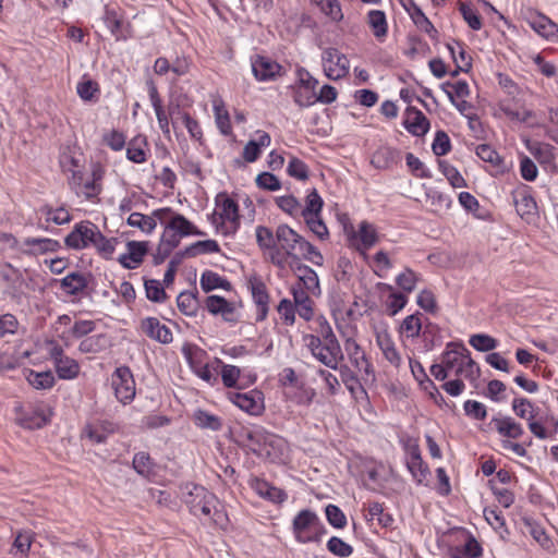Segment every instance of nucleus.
I'll list each match as a JSON object with an SVG mask.
<instances>
[{"label": "nucleus", "mask_w": 558, "mask_h": 558, "mask_svg": "<svg viewBox=\"0 0 558 558\" xmlns=\"http://www.w3.org/2000/svg\"><path fill=\"white\" fill-rule=\"evenodd\" d=\"M118 243V238L105 236L98 226L89 220L75 223L64 239L68 248L80 251L92 246L106 260L112 259Z\"/></svg>", "instance_id": "obj_1"}, {"label": "nucleus", "mask_w": 558, "mask_h": 558, "mask_svg": "<svg viewBox=\"0 0 558 558\" xmlns=\"http://www.w3.org/2000/svg\"><path fill=\"white\" fill-rule=\"evenodd\" d=\"M185 490L183 501L192 515L198 519L204 517L207 522L226 527L228 515L214 493L197 484H186Z\"/></svg>", "instance_id": "obj_2"}, {"label": "nucleus", "mask_w": 558, "mask_h": 558, "mask_svg": "<svg viewBox=\"0 0 558 558\" xmlns=\"http://www.w3.org/2000/svg\"><path fill=\"white\" fill-rule=\"evenodd\" d=\"M235 435L238 445L256 456H263L264 452L270 456L268 448L281 452L284 446L282 437L260 425L242 426Z\"/></svg>", "instance_id": "obj_3"}, {"label": "nucleus", "mask_w": 558, "mask_h": 558, "mask_svg": "<svg viewBox=\"0 0 558 558\" xmlns=\"http://www.w3.org/2000/svg\"><path fill=\"white\" fill-rule=\"evenodd\" d=\"M111 386L114 390V396L123 405L130 404L135 396V379L131 368L126 365H121L114 369L111 375Z\"/></svg>", "instance_id": "obj_4"}, {"label": "nucleus", "mask_w": 558, "mask_h": 558, "mask_svg": "<svg viewBox=\"0 0 558 558\" xmlns=\"http://www.w3.org/2000/svg\"><path fill=\"white\" fill-rule=\"evenodd\" d=\"M181 352L196 376L210 386L218 384L217 375L211 373L208 364H203L202 359L207 355L205 350L201 349L196 344L185 343L182 347Z\"/></svg>", "instance_id": "obj_5"}, {"label": "nucleus", "mask_w": 558, "mask_h": 558, "mask_svg": "<svg viewBox=\"0 0 558 558\" xmlns=\"http://www.w3.org/2000/svg\"><path fill=\"white\" fill-rule=\"evenodd\" d=\"M322 62L325 75L332 81H338L349 74L350 61L345 54L337 48L328 47L322 52Z\"/></svg>", "instance_id": "obj_6"}, {"label": "nucleus", "mask_w": 558, "mask_h": 558, "mask_svg": "<svg viewBox=\"0 0 558 558\" xmlns=\"http://www.w3.org/2000/svg\"><path fill=\"white\" fill-rule=\"evenodd\" d=\"M15 412L17 416V424L26 429H40L48 425L51 420L52 411L45 409L40 405L33 408L32 410H23V408L16 407Z\"/></svg>", "instance_id": "obj_7"}, {"label": "nucleus", "mask_w": 558, "mask_h": 558, "mask_svg": "<svg viewBox=\"0 0 558 558\" xmlns=\"http://www.w3.org/2000/svg\"><path fill=\"white\" fill-rule=\"evenodd\" d=\"M229 400L251 415H260L265 410L264 393L257 389L247 392H230Z\"/></svg>", "instance_id": "obj_8"}, {"label": "nucleus", "mask_w": 558, "mask_h": 558, "mask_svg": "<svg viewBox=\"0 0 558 558\" xmlns=\"http://www.w3.org/2000/svg\"><path fill=\"white\" fill-rule=\"evenodd\" d=\"M102 21L117 41H126L133 37L132 24L124 23L114 8L105 5Z\"/></svg>", "instance_id": "obj_9"}, {"label": "nucleus", "mask_w": 558, "mask_h": 558, "mask_svg": "<svg viewBox=\"0 0 558 558\" xmlns=\"http://www.w3.org/2000/svg\"><path fill=\"white\" fill-rule=\"evenodd\" d=\"M251 65L254 77L259 82L275 81L281 75L282 65L266 56H253Z\"/></svg>", "instance_id": "obj_10"}, {"label": "nucleus", "mask_w": 558, "mask_h": 558, "mask_svg": "<svg viewBox=\"0 0 558 558\" xmlns=\"http://www.w3.org/2000/svg\"><path fill=\"white\" fill-rule=\"evenodd\" d=\"M248 288L253 302L257 307L256 322H264L268 315L270 300L267 287L260 277L252 276L248 279Z\"/></svg>", "instance_id": "obj_11"}, {"label": "nucleus", "mask_w": 558, "mask_h": 558, "mask_svg": "<svg viewBox=\"0 0 558 558\" xmlns=\"http://www.w3.org/2000/svg\"><path fill=\"white\" fill-rule=\"evenodd\" d=\"M531 190L529 185L522 184L512 192L515 210L518 215L525 220H530L531 217L537 214V204Z\"/></svg>", "instance_id": "obj_12"}, {"label": "nucleus", "mask_w": 558, "mask_h": 558, "mask_svg": "<svg viewBox=\"0 0 558 558\" xmlns=\"http://www.w3.org/2000/svg\"><path fill=\"white\" fill-rule=\"evenodd\" d=\"M126 248L128 252L121 254L118 262L124 269H135L143 263L149 251V242L131 240L126 242Z\"/></svg>", "instance_id": "obj_13"}, {"label": "nucleus", "mask_w": 558, "mask_h": 558, "mask_svg": "<svg viewBox=\"0 0 558 558\" xmlns=\"http://www.w3.org/2000/svg\"><path fill=\"white\" fill-rule=\"evenodd\" d=\"M402 125L410 134L416 137L424 136L430 129V122L425 114L412 106L405 109Z\"/></svg>", "instance_id": "obj_14"}, {"label": "nucleus", "mask_w": 558, "mask_h": 558, "mask_svg": "<svg viewBox=\"0 0 558 558\" xmlns=\"http://www.w3.org/2000/svg\"><path fill=\"white\" fill-rule=\"evenodd\" d=\"M318 518L317 513L311 509H302L296 513L292 521V533L298 543L306 544L305 533L314 529Z\"/></svg>", "instance_id": "obj_15"}, {"label": "nucleus", "mask_w": 558, "mask_h": 558, "mask_svg": "<svg viewBox=\"0 0 558 558\" xmlns=\"http://www.w3.org/2000/svg\"><path fill=\"white\" fill-rule=\"evenodd\" d=\"M204 305L209 314L214 316L221 315L227 323L235 324L238 322V318L234 317L235 307L233 303L225 296L218 294L208 295L205 299Z\"/></svg>", "instance_id": "obj_16"}, {"label": "nucleus", "mask_w": 558, "mask_h": 558, "mask_svg": "<svg viewBox=\"0 0 558 558\" xmlns=\"http://www.w3.org/2000/svg\"><path fill=\"white\" fill-rule=\"evenodd\" d=\"M141 329L148 338L161 344H169L173 341V335L170 328L161 324L156 317L142 319Z\"/></svg>", "instance_id": "obj_17"}, {"label": "nucleus", "mask_w": 558, "mask_h": 558, "mask_svg": "<svg viewBox=\"0 0 558 558\" xmlns=\"http://www.w3.org/2000/svg\"><path fill=\"white\" fill-rule=\"evenodd\" d=\"M248 485L259 497L268 501L282 504L288 498V495L283 489L272 486L264 478L254 476L250 478Z\"/></svg>", "instance_id": "obj_18"}, {"label": "nucleus", "mask_w": 558, "mask_h": 558, "mask_svg": "<svg viewBox=\"0 0 558 558\" xmlns=\"http://www.w3.org/2000/svg\"><path fill=\"white\" fill-rule=\"evenodd\" d=\"M401 3L404 10L410 15L412 22L415 24V26L420 31L426 33L432 39H434L437 36L438 32L434 27L429 19L422 11V9L414 2V0H401Z\"/></svg>", "instance_id": "obj_19"}, {"label": "nucleus", "mask_w": 558, "mask_h": 558, "mask_svg": "<svg viewBox=\"0 0 558 558\" xmlns=\"http://www.w3.org/2000/svg\"><path fill=\"white\" fill-rule=\"evenodd\" d=\"M483 547L471 532H466L465 542L462 546H451L448 549L449 558H481Z\"/></svg>", "instance_id": "obj_20"}, {"label": "nucleus", "mask_w": 558, "mask_h": 558, "mask_svg": "<svg viewBox=\"0 0 558 558\" xmlns=\"http://www.w3.org/2000/svg\"><path fill=\"white\" fill-rule=\"evenodd\" d=\"M89 278H93L90 272L87 276L80 271L69 272L60 280V289L69 295H78L88 287Z\"/></svg>", "instance_id": "obj_21"}, {"label": "nucleus", "mask_w": 558, "mask_h": 558, "mask_svg": "<svg viewBox=\"0 0 558 558\" xmlns=\"http://www.w3.org/2000/svg\"><path fill=\"white\" fill-rule=\"evenodd\" d=\"M401 160V150L391 146L379 147L372 157V165L376 169L386 170Z\"/></svg>", "instance_id": "obj_22"}, {"label": "nucleus", "mask_w": 558, "mask_h": 558, "mask_svg": "<svg viewBox=\"0 0 558 558\" xmlns=\"http://www.w3.org/2000/svg\"><path fill=\"white\" fill-rule=\"evenodd\" d=\"M166 231H175L184 236L197 235L203 236L205 233L201 231L192 221H190L184 215L174 213L170 220L165 225Z\"/></svg>", "instance_id": "obj_23"}, {"label": "nucleus", "mask_w": 558, "mask_h": 558, "mask_svg": "<svg viewBox=\"0 0 558 558\" xmlns=\"http://www.w3.org/2000/svg\"><path fill=\"white\" fill-rule=\"evenodd\" d=\"M494 424L497 433L510 439H518L524 434V429L520 423L514 421L511 416L497 417L494 416L490 421Z\"/></svg>", "instance_id": "obj_24"}, {"label": "nucleus", "mask_w": 558, "mask_h": 558, "mask_svg": "<svg viewBox=\"0 0 558 558\" xmlns=\"http://www.w3.org/2000/svg\"><path fill=\"white\" fill-rule=\"evenodd\" d=\"M464 353L470 354V351L463 342L450 341L447 343L446 350L441 354V362L446 365L448 371H456L459 364L464 360Z\"/></svg>", "instance_id": "obj_25"}, {"label": "nucleus", "mask_w": 558, "mask_h": 558, "mask_svg": "<svg viewBox=\"0 0 558 558\" xmlns=\"http://www.w3.org/2000/svg\"><path fill=\"white\" fill-rule=\"evenodd\" d=\"M522 523L524 524L529 534L533 537L538 545L545 549L550 550L554 547L551 538L548 536L545 527L532 517H523Z\"/></svg>", "instance_id": "obj_26"}, {"label": "nucleus", "mask_w": 558, "mask_h": 558, "mask_svg": "<svg viewBox=\"0 0 558 558\" xmlns=\"http://www.w3.org/2000/svg\"><path fill=\"white\" fill-rule=\"evenodd\" d=\"M302 235L290 228L288 225H280L276 230V239L286 251L287 256L294 254L293 251L299 246Z\"/></svg>", "instance_id": "obj_27"}, {"label": "nucleus", "mask_w": 558, "mask_h": 558, "mask_svg": "<svg viewBox=\"0 0 558 558\" xmlns=\"http://www.w3.org/2000/svg\"><path fill=\"white\" fill-rule=\"evenodd\" d=\"M258 138L251 140L243 149V158L246 162H255L262 154L263 147H268L271 143L270 135L265 131H257Z\"/></svg>", "instance_id": "obj_28"}, {"label": "nucleus", "mask_w": 558, "mask_h": 558, "mask_svg": "<svg viewBox=\"0 0 558 558\" xmlns=\"http://www.w3.org/2000/svg\"><path fill=\"white\" fill-rule=\"evenodd\" d=\"M216 205L221 207L220 218L230 222L239 223V204L231 198L227 192H220L215 198Z\"/></svg>", "instance_id": "obj_29"}, {"label": "nucleus", "mask_w": 558, "mask_h": 558, "mask_svg": "<svg viewBox=\"0 0 558 558\" xmlns=\"http://www.w3.org/2000/svg\"><path fill=\"white\" fill-rule=\"evenodd\" d=\"M199 284L205 293L211 292L216 289H222L226 291L232 290V284L227 278L209 269L202 272Z\"/></svg>", "instance_id": "obj_30"}, {"label": "nucleus", "mask_w": 558, "mask_h": 558, "mask_svg": "<svg viewBox=\"0 0 558 558\" xmlns=\"http://www.w3.org/2000/svg\"><path fill=\"white\" fill-rule=\"evenodd\" d=\"M179 311L187 317H196L199 310L198 292L184 290L177 296Z\"/></svg>", "instance_id": "obj_31"}, {"label": "nucleus", "mask_w": 558, "mask_h": 558, "mask_svg": "<svg viewBox=\"0 0 558 558\" xmlns=\"http://www.w3.org/2000/svg\"><path fill=\"white\" fill-rule=\"evenodd\" d=\"M376 342L379 349L381 350L385 359L393 366H400L402 360L391 336L387 331L377 333Z\"/></svg>", "instance_id": "obj_32"}, {"label": "nucleus", "mask_w": 558, "mask_h": 558, "mask_svg": "<svg viewBox=\"0 0 558 558\" xmlns=\"http://www.w3.org/2000/svg\"><path fill=\"white\" fill-rule=\"evenodd\" d=\"M148 146L147 137L138 134L134 136L126 147V158L134 163H144L147 160L146 147Z\"/></svg>", "instance_id": "obj_33"}, {"label": "nucleus", "mask_w": 558, "mask_h": 558, "mask_svg": "<svg viewBox=\"0 0 558 558\" xmlns=\"http://www.w3.org/2000/svg\"><path fill=\"white\" fill-rule=\"evenodd\" d=\"M110 345V338L107 333H98L85 337L78 344V351L82 353H100Z\"/></svg>", "instance_id": "obj_34"}, {"label": "nucleus", "mask_w": 558, "mask_h": 558, "mask_svg": "<svg viewBox=\"0 0 558 558\" xmlns=\"http://www.w3.org/2000/svg\"><path fill=\"white\" fill-rule=\"evenodd\" d=\"M27 383L37 390L51 389L56 384V378L51 371L37 372L31 368L25 369Z\"/></svg>", "instance_id": "obj_35"}, {"label": "nucleus", "mask_w": 558, "mask_h": 558, "mask_svg": "<svg viewBox=\"0 0 558 558\" xmlns=\"http://www.w3.org/2000/svg\"><path fill=\"white\" fill-rule=\"evenodd\" d=\"M476 156L485 162L490 163L499 172L505 173L508 167L505 159L488 144H480L475 149Z\"/></svg>", "instance_id": "obj_36"}, {"label": "nucleus", "mask_w": 558, "mask_h": 558, "mask_svg": "<svg viewBox=\"0 0 558 558\" xmlns=\"http://www.w3.org/2000/svg\"><path fill=\"white\" fill-rule=\"evenodd\" d=\"M133 470L144 478H150L155 475L156 462L148 452L140 451L133 456Z\"/></svg>", "instance_id": "obj_37"}, {"label": "nucleus", "mask_w": 558, "mask_h": 558, "mask_svg": "<svg viewBox=\"0 0 558 558\" xmlns=\"http://www.w3.org/2000/svg\"><path fill=\"white\" fill-rule=\"evenodd\" d=\"M23 244L25 246H36L35 251H27L26 254L36 255V254H46L49 252H57L61 248V244L59 241L49 239V238H25L23 240Z\"/></svg>", "instance_id": "obj_38"}, {"label": "nucleus", "mask_w": 558, "mask_h": 558, "mask_svg": "<svg viewBox=\"0 0 558 558\" xmlns=\"http://www.w3.org/2000/svg\"><path fill=\"white\" fill-rule=\"evenodd\" d=\"M532 28L547 39L558 38V25L543 14L530 22Z\"/></svg>", "instance_id": "obj_39"}, {"label": "nucleus", "mask_w": 558, "mask_h": 558, "mask_svg": "<svg viewBox=\"0 0 558 558\" xmlns=\"http://www.w3.org/2000/svg\"><path fill=\"white\" fill-rule=\"evenodd\" d=\"M437 165L439 171L445 175L452 187L460 189L468 186L466 180L453 165L444 159H437Z\"/></svg>", "instance_id": "obj_40"}, {"label": "nucleus", "mask_w": 558, "mask_h": 558, "mask_svg": "<svg viewBox=\"0 0 558 558\" xmlns=\"http://www.w3.org/2000/svg\"><path fill=\"white\" fill-rule=\"evenodd\" d=\"M367 22L376 38L381 39L387 36L388 23L384 11L371 10L367 14Z\"/></svg>", "instance_id": "obj_41"}, {"label": "nucleus", "mask_w": 558, "mask_h": 558, "mask_svg": "<svg viewBox=\"0 0 558 558\" xmlns=\"http://www.w3.org/2000/svg\"><path fill=\"white\" fill-rule=\"evenodd\" d=\"M194 423L199 428L213 432H218L222 428L221 417L201 409L194 413Z\"/></svg>", "instance_id": "obj_42"}, {"label": "nucleus", "mask_w": 558, "mask_h": 558, "mask_svg": "<svg viewBox=\"0 0 558 558\" xmlns=\"http://www.w3.org/2000/svg\"><path fill=\"white\" fill-rule=\"evenodd\" d=\"M338 371L342 383L344 384V386L351 392L352 396H355L357 390L362 395L367 396V392L365 388L361 385L357 375L348 365L338 366Z\"/></svg>", "instance_id": "obj_43"}, {"label": "nucleus", "mask_w": 558, "mask_h": 558, "mask_svg": "<svg viewBox=\"0 0 558 558\" xmlns=\"http://www.w3.org/2000/svg\"><path fill=\"white\" fill-rule=\"evenodd\" d=\"M53 365L60 379L71 380L76 378L80 373L78 363L69 356L56 361Z\"/></svg>", "instance_id": "obj_44"}, {"label": "nucleus", "mask_w": 558, "mask_h": 558, "mask_svg": "<svg viewBox=\"0 0 558 558\" xmlns=\"http://www.w3.org/2000/svg\"><path fill=\"white\" fill-rule=\"evenodd\" d=\"M220 246L216 240H202L192 243L184 248V253L187 254V258L195 257L199 254H211L219 253Z\"/></svg>", "instance_id": "obj_45"}, {"label": "nucleus", "mask_w": 558, "mask_h": 558, "mask_svg": "<svg viewBox=\"0 0 558 558\" xmlns=\"http://www.w3.org/2000/svg\"><path fill=\"white\" fill-rule=\"evenodd\" d=\"M323 207L324 201L318 191L314 187L308 191L305 197V207L302 209L301 215L303 218L320 215Z\"/></svg>", "instance_id": "obj_46"}, {"label": "nucleus", "mask_w": 558, "mask_h": 558, "mask_svg": "<svg viewBox=\"0 0 558 558\" xmlns=\"http://www.w3.org/2000/svg\"><path fill=\"white\" fill-rule=\"evenodd\" d=\"M126 222L130 227L137 228L146 234H151L157 227V222L153 217L137 211L132 213Z\"/></svg>", "instance_id": "obj_47"}, {"label": "nucleus", "mask_w": 558, "mask_h": 558, "mask_svg": "<svg viewBox=\"0 0 558 558\" xmlns=\"http://www.w3.org/2000/svg\"><path fill=\"white\" fill-rule=\"evenodd\" d=\"M144 288L146 298L154 303H163L168 298L163 286L157 279L144 278Z\"/></svg>", "instance_id": "obj_48"}, {"label": "nucleus", "mask_w": 558, "mask_h": 558, "mask_svg": "<svg viewBox=\"0 0 558 558\" xmlns=\"http://www.w3.org/2000/svg\"><path fill=\"white\" fill-rule=\"evenodd\" d=\"M215 363L221 366V380L225 387L235 388L241 375V371L235 365L225 364L220 359L215 357Z\"/></svg>", "instance_id": "obj_49"}, {"label": "nucleus", "mask_w": 558, "mask_h": 558, "mask_svg": "<svg viewBox=\"0 0 558 558\" xmlns=\"http://www.w3.org/2000/svg\"><path fill=\"white\" fill-rule=\"evenodd\" d=\"M345 351L350 357V361L356 366L360 367V361L366 363L365 372L369 373L372 365L367 362L366 355L362 350L361 345L354 339H347L344 343Z\"/></svg>", "instance_id": "obj_50"}, {"label": "nucleus", "mask_w": 558, "mask_h": 558, "mask_svg": "<svg viewBox=\"0 0 558 558\" xmlns=\"http://www.w3.org/2000/svg\"><path fill=\"white\" fill-rule=\"evenodd\" d=\"M407 469L418 485L423 484L424 480H426V477L430 474L429 468L427 463L423 461L422 456L417 457V460H408Z\"/></svg>", "instance_id": "obj_51"}, {"label": "nucleus", "mask_w": 558, "mask_h": 558, "mask_svg": "<svg viewBox=\"0 0 558 558\" xmlns=\"http://www.w3.org/2000/svg\"><path fill=\"white\" fill-rule=\"evenodd\" d=\"M457 376H463L466 379L474 380L480 376V367L477 363L471 357V353H464V360L459 364L454 371Z\"/></svg>", "instance_id": "obj_52"}, {"label": "nucleus", "mask_w": 558, "mask_h": 558, "mask_svg": "<svg viewBox=\"0 0 558 558\" xmlns=\"http://www.w3.org/2000/svg\"><path fill=\"white\" fill-rule=\"evenodd\" d=\"M407 166L415 178L420 179H432V171L412 153H407L405 155Z\"/></svg>", "instance_id": "obj_53"}, {"label": "nucleus", "mask_w": 558, "mask_h": 558, "mask_svg": "<svg viewBox=\"0 0 558 558\" xmlns=\"http://www.w3.org/2000/svg\"><path fill=\"white\" fill-rule=\"evenodd\" d=\"M451 149L452 145L448 134L444 130L436 131L434 141L432 143L433 154L436 157H442L448 155Z\"/></svg>", "instance_id": "obj_54"}, {"label": "nucleus", "mask_w": 558, "mask_h": 558, "mask_svg": "<svg viewBox=\"0 0 558 558\" xmlns=\"http://www.w3.org/2000/svg\"><path fill=\"white\" fill-rule=\"evenodd\" d=\"M102 175H104V171L99 167L93 169L92 180L86 181L84 183V189H85L84 195H85L86 199H93L101 193L102 185H101L100 181L102 180Z\"/></svg>", "instance_id": "obj_55"}, {"label": "nucleus", "mask_w": 558, "mask_h": 558, "mask_svg": "<svg viewBox=\"0 0 558 558\" xmlns=\"http://www.w3.org/2000/svg\"><path fill=\"white\" fill-rule=\"evenodd\" d=\"M469 343L480 352H489L498 347V341L487 333H475L470 337Z\"/></svg>", "instance_id": "obj_56"}, {"label": "nucleus", "mask_w": 558, "mask_h": 558, "mask_svg": "<svg viewBox=\"0 0 558 558\" xmlns=\"http://www.w3.org/2000/svg\"><path fill=\"white\" fill-rule=\"evenodd\" d=\"M299 252L302 254L305 260L311 262L316 266H322L324 264V257L322 253L314 246L311 242L302 238L299 246L296 247Z\"/></svg>", "instance_id": "obj_57"}, {"label": "nucleus", "mask_w": 558, "mask_h": 558, "mask_svg": "<svg viewBox=\"0 0 558 558\" xmlns=\"http://www.w3.org/2000/svg\"><path fill=\"white\" fill-rule=\"evenodd\" d=\"M287 173L291 178H294L299 181H305L310 177L308 166L298 157L291 156L288 166Z\"/></svg>", "instance_id": "obj_58"}, {"label": "nucleus", "mask_w": 558, "mask_h": 558, "mask_svg": "<svg viewBox=\"0 0 558 558\" xmlns=\"http://www.w3.org/2000/svg\"><path fill=\"white\" fill-rule=\"evenodd\" d=\"M326 547L329 553L340 558H347L353 554V547L338 536H331Z\"/></svg>", "instance_id": "obj_59"}, {"label": "nucleus", "mask_w": 558, "mask_h": 558, "mask_svg": "<svg viewBox=\"0 0 558 558\" xmlns=\"http://www.w3.org/2000/svg\"><path fill=\"white\" fill-rule=\"evenodd\" d=\"M276 241L277 239L269 228L264 226H257L256 242L260 250L276 251V253H278Z\"/></svg>", "instance_id": "obj_60"}, {"label": "nucleus", "mask_w": 558, "mask_h": 558, "mask_svg": "<svg viewBox=\"0 0 558 558\" xmlns=\"http://www.w3.org/2000/svg\"><path fill=\"white\" fill-rule=\"evenodd\" d=\"M299 282L296 286H301L305 291L313 294L314 296H318L322 293L319 286V278L317 272L312 269L304 274L303 276H299Z\"/></svg>", "instance_id": "obj_61"}, {"label": "nucleus", "mask_w": 558, "mask_h": 558, "mask_svg": "<svg viewBox=\"0 0 558 558\" xmlns=\"http://www.w3.org/2000/svg\"><path fill=\"white\" fill-rule=\"evenodd\" d=\"M327 522L335 529H344L347 526V517L344 512L336 505L329 504L325 507Z\"/></svg>", "instance_id": "obj_62"}, {"label": "nucleus", "mask_w": 558, "mask_h": 558, "mask_svg": "<svg viewBox=\"0 0 558 558\" xmlns=\"http://www.w3.org/2000/svg\"><path fill=\"white\" fill-rule=\"evenodd\" d=\"M368 514L372 519L376 518L383 527H390L395 522L392 514L385 511L384 504L377 501L369 504Z\"/></svg>", "instance_id": "obj_63"}, {"label": "nucleus", "mask_w": 558, "mask_h": 558, "mask_svg": "<svg viewBox=\"0 0 558 558\" xmlns=\"http://www.w3.org/2000/svg\"><path fill=\"white\" fill-rule=\"evenodd\" d=\"M417 281L418 275L411 268H405L396 277L397 286L407 293H411L415 289Z\"/></svg>", "instance_id": "obj_64"}]
</instances>
